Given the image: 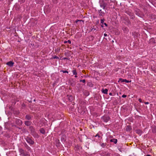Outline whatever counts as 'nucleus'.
<instances>
[{
    "label": "nucleus",
    "instance_id": "f257e3e1",
    "mask_svg": "<svg viewBox=\"0 0 156 156\" xmlns=\"http://www.w3.org/2000/svg\"><path fill=\"white\" fill-rule=\"evenodd\" d=\"M26 141L29 144L33 145L34 144V142L29 137H27L26 138Z\"/></svg>",
    "mask_w": 156,
    "mask_h": 156
},
{
    "label": "nucleus",
    "instance_id": "f03ea898",
    "mask_svg": "<svg viewBox=\"0 0 156 156\" xmlns=\"http://www.w3.org/2000/svg\"><path fill=\"white\" fill-rule=\"evenodd\" d=\"M102 119H103L105 122H107L110 119V118L108 116H104L102 117Z\"/></svg>",
    "mask_w": 156,
    "mask_h": 156
},
{
    "label": "nucleus",
    "instance_id": "7ed1b4c3",
    "mask_svg": "<svg viewBox=\"0 0 156 156\" xmlns=\"http://www.w3.org/2000/svg\"><path fill=\"white\" fill-rule=\"evenodd\" d=\"M16 124L19 126H21L22 125L23 122L20 119H16Z\"/></svg>",
    "mask_w": 156,
    "mask_h": 156
},
{
    "label": "nucleus",
    "instance_id": "20e7f679",
    "mask_svg": "<svg viewBox=\"0 0 156 156\" xmlns=\"http://www.w3.org/2000/svg\"><path fill=\"white\" fill-rule=\"evenodd\" d=\"M81 22L83 23V24L84 23V21L82 20H76L75 21V23H77V24L78 25H81L82 23Z\"/></svg>",
    "mask_w": 156,
    "mask_h": 156
},
{
    "label": "nucleus",
    "instance_id": "39448f33",
    "mask_svg": "<svg viewBox=\"0 0 156 156\" xmlns=\"http://www.w3.org/2000/svg\"><path fill=\"white\" fill-rule=\"evenodd\" d=\"M14 63L13 62L10 61L7 62L6 64L9 66L11 67L13 66Z\"/></svg>",
    "mask_w": 156,
    "mask_h": 156
},
{
    "label": "nucleus",
    "instance_id": "423d86ee",
    "mask_svg": "<svg viewBox=\"0 0 156 156\" xmlns=\"http://www.w3.org/2000/svg\"><path fill=\"white\" fill-rule=\"evenodd\" d=\"M31 124V122L30 121H27L25 122V124L27 126H29Z\"/></svg>",
    "mask_w": 156,
    "mask_h": 156
},
{
    "label": "nucleus",
    "instance_id": "0eeeda50",
    "mask_svg": "<svg viewBox=\"0 0 156 156\" xmlns=\"http://www.w3.org/2000/svg\"><path fill=\"white\" fill-rule=\"evenodd\" d=\"M32 117L30 115H27L25 116V119L28 120H29L31 119Z\"/></svg>",
    "mask_w": 156,
    "mask_h": 156
},
{
    "label": "nucleus",
    "instance_id": "6e6552de",
    "mask_svg": "<svg viewBox=\"0 0 156 156\" xmlns=\"http://www.w3.org/2000/svg\"><path fill=\"white\" fill-rule=\"evenodd\" d=\"M24 146L29 151L30 150L31 148L27 145L26 143H25L24 144Z\"/></svg>",
    "mask_w": 156,
    "mask_h": 156
},
{
    "label": "nucleus",
    "instance_id": "1a4fd4ad",
    "mask_svg": "<svg viewBox=\"0 0 156 156\" xmlns=\"http://www.w3.org/2000/svg\"><path fill=\"white\" fill-rule=\"evenodd\" d=\"M110 141L111 142H113L115 144H116L117 142V140L116 139H111L110 140Z\"/></svg>",
    "mask_w": 156,
    "mask_h": 156
},
{
    "label": "nucleus",
    "instance_id": "9d476101",
    "mask_svg": "<svg viewBox=\"0 0 156 156\" xmlns=\"http://www.w3.org/2000/svg\"><path fill=\"white\" fill-rule=\"evenodd\" d=\"M40 131L41 132V133L43 134H45V132L44 129L43 128H41L40 129Z\"/></svg>",
    "mask_w": 156,
    "mask_h": 156
},
{
    "label": "nucleus",
    "instance_id": "9b49d317",
    "mask_svg": "<svg viewBox=\"0 0 156 156\" xmlns=\"http://www.w3.org/2000/svg\"><path fill=\"white\" fill-rule=\"evenodd\" d=\"M19 151L20 153L21 154H24V150H23L22 148H20L19 149Z\"/></svg>",
    "mask_w": 156,
    "mask_h": 156
},
{
    "label": "nucleus",
    "instance_id": "f8f14e48",
    "mask_svg": "<svg viewBox=\"0 0 156 156\" xmlns=\"http://www.w3.org/2000/svg\"><path fill=\"white\" fill-rule=\"evenodd\" d=\"M105 13L104 11H102L101 9H100L99 10V14L100 16H102Z\"/></svg>",
    "mask_w": 156,
    "mask_h": 156
},
{
    "label": "nucleus",
    "instance_id": "ddd939ff",
    "mask_svg": "<svg viewBox=\"0 0 156 156\" xmlns=\"http://www.w3.org/2000/svg\"><path fill=\"white\" fill-rule=\"evenodd\" d=\"M102 91L103 93L105 94H107L108 90L107 89H105L104 90L103 89Z\"/></svg>",
    "mask_w": 156,
    "mask_h": 156
},
{
    "label": "nucleus",
    "instance_id": "4468645a",
    "mask_svg": "<svg viewBox=\"0 0 156 156\" xmlns=\"http://www.w3.org/2000/svg\"><path fill=\"white\" fill-rule=\"evenodd\" d=\"M119 80H121V82H125L126 83H129L130 82V81L128 80H127L126 79H120Z\"/></svg>",
    "mask_w": 156,
    "mask_h": 156
},
{
    "label": "nucleus",
    "instance_id": "2eb2a0df",
    "mask_svg": "<svg viewBox=\"0 0 156 156\" xmlns=\"http://www.w3.org/2000/svg\"><path fill=\"white\" fill-rule=\"evenodd\" d=\"M98 137V140H100L102 138V137L101 136H100L98 133L95 136V137Z\"/></svg>",
    "mask_w": 156,
    "mask_h": 156
},
{
    "label": "nucleus",
    "instance_id": "dca6fc26",
    "mask_svg": "<svg viewBox=\"0 0 156 156\" xmlns=\"http://www.w3.org/2000/svg\"><path fill=\"white\" fill-rule=\"evenodd\" d=\"M83 93L86 96H87L89 94V92L86 90H84L83 92Z\"/></svg>",
    "mask_w": 156,
    "mask_h": 156
},
{
    "label": "nucleus",
    "instance_id": "f3484780",
    "mask_svg": "<svg viewBox=\"0 0 156 156\" xmlns=\"http://www.w3.org/2000/svg\"><path fill=\"white\" fill-rule=\"evenodd\" d=\"M131 128L129 126H127L126 128V130L127 131H130L131 130Z\"/></svg>",
    "mask_w": 156,
    "mask_h": 156
},
{
    "label": "nucleus",
    "instance_id": "a211bd4d",
    "mask_svg": "<svg viewBox=\"0 0 156 156\" xmlns=\"http://www.w3.org/2000/svg\"><path fill=\"white\" fill-rule=\"evenodd\" d=\"M136 133L139 134H141V131L140 129H137L136 130Z\"/></svg>",
    "mask_w": 156,
    "mask_h": 156
},
{
    "label": "nucleus",
    "instance_id": "6ab92c4d",
    "mask_svg": "<svg viewBox=\"0 0 156 156\" xmlns=\"http://www.w3.org/2000/svg\"><path fill=\"white\" fill-rule=\"evenodd\" d=\"M156 38H155V39L151 38L150 40V41L151 42H154V43H156Z\"/></svg>",
    "mask_w": 156,
    "mask_h": 156
},
{
    "label": "nucleus",
    "instance_id": "aec40b11",
    "mask_svg": "<svg viewBox=\"0 0 156 156\" xmlns=\"http://www.w3.org/2000/svg\"><path fill=\"white\" fill-rule=\"evenodd\" d=\"M129 15H130L131 16V18L132 19H133L134 18V16L133 15V13H130V14H129Z\"/></svg>",
    "mask_w": 156,
    "mask_h": 156
},
{
    "label": "nucleus",
    "instance_id": "412c9836",
    "mask_svg": "<svg viewBox=\"0 0 156 156\" xmlns=\"http://www.w3.org/2000/svg\"><path fill=\"white\" fill-rule=\"evenodd\" d=\"M106 143H103L101 144V146L102 147H105L106 146Z\"/></svg>",
    "mask_w": 156,
    "mask_h": 156
},
{
    "label": "nucleus",
    "instance_id": "4be33fe9",
    "mask_svg": "<svg viewBox=\"0 0 156 156\" xmlns=\"http://www.w3.org/2000/svg\"><path fill=\"white\" fill-rule=\"evenodd\" d=\"M73 73L74 75H76L77 74V73H76V70L75 69L73 70Z\"/></svg>",
    "mask_w": 156,
    "mask_h": 156
},
{
    "label": "nucleus",
    "instance_id": "5701e85b",
    "mask_svg": "<svg viewBox=\"0 0 156 156\" xmlns=\"http://www.w3.org/2000/svg\"><path fill=\"white\" fill-rule=\"evenodd\" d=\"M31 131H34V128L32 126H30L29 127Z\"/></svg>",
    "mask_w": 156,
    "mask_h": 156
},
{
    "label": "nucleus",
    "instance_id": "b1692460",
    "mask_svg": "<svg viewBox=\"0 0 156 156\" xmlns=\"http://www.w3.org/2000/svg\"><path fill=\"white\" fill-rule=\"evenodd\" d=\"M91 29V31H94L96 30L94 28V26H93V27H91V29Z\"/></svg>",
    "mask_w": 156,
    "mask_h": 156
},
{
    "label": "nucleus",
    "instance_id": "393cba45",
    "mask_svg": "<svg viewBox=\"0 0 156 156\" xmlns=\"http://www.w3.org/2000/svg\"><path fill=\"white\" fill-rule=\"evenodd\" d=\"M123 30L125 31H127V30L128 29L126 27H124L123 28Z\"/></svg>",
    "mask_w": 156,
    "mask_h": 156
},
{
    "label": "nucleus",
    "instance_id": "a878e982",
    "mask_svg": "<svg viewBox=\"0 0 156 156\" xmlns=\"http://www.w3.org/2000/svg\"><path fill=\"white\" fill-rule=\"evenodd\" d=\"M80 82H83V83H85L86 82V80L84 79L83 80H80Z\"/></svg>",
    "mask_w": 156,
    "mask_h": 156
},
{
    "label": "nucleus",
    "instance_id": "bb28decb",
    "mask_svg": "<svg viewBox=\"0 0 156 156\" xmlns=\"http://www.w3.org/2000/svg\"><path fill=\"white\" fill-rule=\"evenodd\" d=\"M55 59V58H58L57 56H55L51 58V59Z\"/></svg>",
    "mask_w": 156,
    "mask_h": 156
},
{
    "label": "nucleus",
    "instance_id": "cd10ccee",
    "mask_svg": "<svg viewBox=\"0 0 156 156\" xmlns=\"http://www.w3.org/2000/svg\"><path fill=\"white\" fill-rule=\"evenodd\" d=\"M104 19H101V23L103 24L104 22Z\"/></svg>",
    "mask_w": 156,
    "mask_h": 156
},
{
    "label": "nucleus",
    "instance_id": "c85d7f7f",
    "mask_svg": "<svg viewBox=\"0 0 156 156\" xmlns=\"http://www.w3.org/2000/svg\"><path fill=\"white\" fill-rule=\"evenodd\" d=\"M62 71L63 73H68V72L66 70H62Z\"/></svg>",
    "mask_w": 156,
    "mask_h": 156
},
{
    "label": "nucleus",
    "instance_id": "c756f323",
    "mask_svg": "<svg viewBox=\"0 0 156 156\" xmlns=\"http://www.w3.org/2000/svg\"><path fill=\"white\" fill-rule=\"evenodd\" d=\"M62 59L64 60H65V59L69 60V58H66V57L63 58Z\"/></svg>",
    "mask_w": 156,
    "mask_h": 156
},
{
    "label": "nucleus",
    "instance_id": "7c9ffc66",
    "mask_svg": "<svg viewBox=\"0 0 156 156\" xmlns=\"http://www.w3.org/2000/svg\"><path fill=\"white\" fill-rule=\"evenodd\" d=\"M126 97V95L125 94H123L122 96V97L123 98H125Z\"/></svg>",
    "mask_w": 156,
    "mask_h": 156
},
{
    "label": "nucleus",
    "instance_id": "2f4dec72",
    "mask_svg": "<svg viewBox=\"0 0 156 156\" xmlns=\"http://www.w3.org/2000/svg\"><path fill=\"white\" fill-rule=\"evenodd\" d=\"M106 156H110V154L109 153H107V154H105Z\"/></svg>",
    "mask_w": 156,
    "mask_h": 156
},
{
    "label": "nucleus",
    "instance_id": "473e14b6",
    "mask_svg": "<svg viewBox=\"0 0 156 156\" xmlns=\"http://www.w3.org/2000/svg\"><path fill=\"white\" fill-rule=\"evenodd\" d=\"M101 7L102 8L103 10L105 8V6L104 5H101Z\"/></svg>",
    "mask_w": 156,
    "mask_h": 156
},
{
    "label": "nucleus",
    "instance_id": "72a5a7b5",
    "mask_svg": "<svg viewBox=\"0 0 156 156\" xmlns=\"http://www.w3.org/2000/svg\"><path fill=\"white\" fill-rule=\"evenodd\" d=\"M139 101L140 102H142V100L141 99H139Z\"/></svg>",
    "mask_w": 156,
    "mask_h": 156
},
{
    "label": "nucleus",
    "instance_id": "f704fd0d",
    "mask_svg": "<svg viewBox=\"0 0 156 156\" xmlns=\"http://www.w3.org/2000/svg\"><path fill=\"white\" fill-rule=\"evenodd\" d=\"M149 104V102H145V104L146 105L148 104Z\"/></svg>",
    "mask_w": 156,
    "mask_h": 156
},
{
    "label": "nucleus",
    "instance_id": "c9c22d12",
    "mask_svg": "<svg viewBox=\"0 0 156 156\" xmlns=\"http://www.w3.org/2000/svg\"><path fill=\"white\" fill-rule=\"evenodd\" d=\"M67 42H68L69 43V44H70L71 42V41L69 40H68V41H67Z\"/></svg>",
    "mask_w": 156,
    "mask_h": 156
},
{
    "label": "nucleus",
    "instance_id": "e433bc0d",
    "mask_svg": "<svg viewBox=\"0 0 156 156\" xmlns=\"http://www.w3.org/2000/svg\"><path fill=\"white\" fill-rule=\"evenodd\" d=\"M104 24L106 26H107V24L106 23H104Z\"/></svg>",
    "mask_w": 156,
    "mask_h": 156
},
{
    "label": "nucleus",
    "instance_id": "4c0bfd02",
    "mask_svg": "<svg viewBox=\"0 0 156 156\" xmlns=\"http://www.w3.org/2000/svg\"><path fill=\"white\" fill-rule=\"evenodd\" d=\"M104 36L105 37H106L107 36V34H104Z\"/></svg>",
    "mask_w": 156,
    "mask_h": 156
},
{
    "label": "nucleus",
    "instance_id": "58836bf2",
    "mask_svg": "<svg viewBox=\"0 0 156 156\" xmlns=\"http://www.w3.org/2000/svg\"><path fill=\"white\" fill-rule=\"evenodd\" d=\"M28 101H29V102H30V103H31V102H32V101L31 100L29 101V100H28Z\"/></svg>",
    "mask_w": 156,
    "mask_h": 156
},
{
    "label": "nucleus",
    "instance_id": "ea45409f",
    "mask_svg": "<svg viewBox=\"0 0 156 156\" xmlns=\"http://www.w3.org/2000/svg\"><path fill=\"white\" fill-rule=\"evenodd\" d=\"M109 95H112V94L111 93H109Z\"/></svg>",
    "mask_w": 156,
    "mask_h": 156
},
{
    "label": "nucleus",
    "instance_id": "a19ab883",
    "mask_svg": "<svg viewBox=\"0 0 156 156\" xmlns=\"http://www.w3.org/2000/svg\"><path fill=\"white\" fill-rule=\"evenodd\" d=\"M146 156H151L149 154H147L146 155Z\"/></svg>",
    "mask_w": 156,
    "mask_h": 156
},
{
    "label": "nucleus",
    "instance_id": "79ce46f5",
    "mask_svg": "<svg viewBox=\"0 0 156 156\" xmlns=\"http://www.w3.org/2000/svg\"><path fill=\"white\" fill-rule=\"evenodd\" d=\"M67 41H64V43H67Z\"/></svg>",
    "mask_w": 156,
    "mask_h": 156
},
{
    "label": "nucleus",
    "instance_id": "37998d69",
    "mask_svg": "<svg viewBox=\"0 0 156 156\" xmlns=\"http://www.w3.org/2000/svg\"><path fill=\"white\" fill-rule=\"evenodd\" d=\"M153 71H154V72H156V71H155V70H153Z\"/></svg>",
    "mask_w": 156,
    "mask_h": 156
},
{
    "label": "nucleus",
    "instance_id": "c03bdc74",
    "mask_svg": "<svg viewBox=\"0 0 156 156\" xmlns=\"http://www.w3.org/2000/svg\"><path fill=\"white\" fill-rule=\"evenodd\" d=\"M77 77V76L76 75H75V77Z\"/></svg>",
    "mask_w": 156,
    "mask_h": 156
},
{
    "label": "nucleus",
    "instance_id": "a18cd8bd",
    "mask_svg": "<svg viewBox=\"0 0 156 156\" xmlns=\"http://www.w3.org/2000/svg\"><path fill=\"white\" fill-rule=\"evenodd\" d=\"M36 101L35 99H34V101Z\"/></svg>",
    "mask_w": 156,
    "mask_h": 156
},
{
    "label": "nucleus",
    "instance_id": "49530a36",
    "mask_svg": "<svg viewBox=\"0 0 156 156\" xmlns=\"http://www.w3.org/2000/svg\"><path fill=\"white\" fill-rule=\"evenodd\" d=\"M101 26L102 27H103V26L102 25H101Z\"/></svg>",
    "mask_w": 156,
    "mask_h": 156
}]
</instances>
